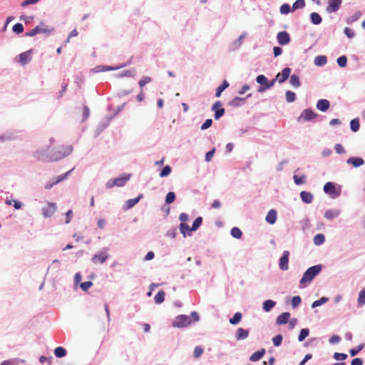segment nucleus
<instances>
[{
	"mask_svg": "<svg viewBox=\"0 0 365 365\" xmlns=\"http://www.w3.org/2000/svg\"><path fill=\"white\" fill-rule=\"evenodd\" d=\"M290 73L291 69L289 68H284L281 73L277 75L276 79H277L279 83H282L289 78Z\"/></svg>",
	"mask_w": 365,
	"mask_h": 365,
	"instance_id": "14",
	"label": "nucleus"
},
{
	"mask_svg": "<svg viewBox=\"0 0 365 365\" xmlns=\"http://www.w3.org/2000/svg\"><path fill=\"white\" fill-rule=\"evenodd\" d=\"M31 54L32 50H29L26 52L21 53L18 56V62L22 65L25 66L29 63L31 60Z\"/></svg>",
	"mask_w": 365,
	"mask_h": 365,
	"instance_id": "9",
	"label": "nucleus"
},
{
	"mask_svg": "<svg viewBox=\"0 0 365 365\" xmlns=\"http://www.w3.org/2000/svg\"><path fill=\"white\" fill-rule=\"evenodd\" d=\"M359 126H360L359 121L357 118L353 119L351 120L350 127L353 132L358 131L359 129Z\"/></svg>",
	"mask_w": 365,
	"mask_h": 365,
	"instance_id": "35",
	"label": "nucleus"
},
{
	"mask_svg": "<svg viewBox=\"0 0 365 365\" xmlns=\"http://www.w3.org/2000/svg\"><path fill=\"white\" fill-rule=\"evenodd\" d=\"M344 32L345 34V35L349 38H353L354 36H355V33L354 31H352L351 29L348 28V27H346L344 30Z\"/></svg>",
	"mask_w": 365,
	"mask_h": 365,
	"instance_id": "57",
	"label": "nucleus"
},
{
	"mask_svg": "<svg viewBox=\"0 0 365 365\" xmlns=\"http://www.w3.org/2000/svg\"><path fill=\"white\" fill-rule=\"evenodd\" d=\"M327 301H328L327 298L322 297L320 299L314 301L312 304V307L314 308V307H319V306L323 304L324 303L327 302Z\"/></svg>",
	"mask_w": 365,
	"mask_h": 365,
	"instance_id": "46",
	"label": "nucleus"
},
{
	"mask_svg": "<svg viewBox=\"0 0 365 365\" xmlns=\"http://www.w3.org/2000/svg\"><path fill=\"white\" fill-rule=\"evenodd\" d=\"M242 318V314L240 312H236L234 314L233 317L230 319V323L231 324H237L241 321Z\"/></svg>",
	"mask_w": 365,
	"mask_h": 365,
	"instance_id": "32",
	"label": "nucleus"
},
{
	"mask_svg": "<svg viewBox=\"0 0 365 365\" xmlns=\"http://www.w3.org/2000/svg\"><path fill=\"white\" fill-rule=\"evenodd\" d=\"M362 364H363V361L360 358H355L351 362V365H362Z\"/></svg>",
	"mask_w": 365,
	"mask_h": 365,
	"instance_id": "64",
	"label": "nucleus"
},
{
	"mask_svg": "<svg viewBox=\"0 0 365 365\" xmlns=\"http://www.w3.org/2000/svg\"><path fill=\"white\" fill-rule=\"evenodd\" d=\"M341 338L338 335H333L329 339V342L331 344H337L340 341Z\"/></svg>",
	"mask_w": 365,
	"mask_h": 365,
	"instance_id": "62",
	"label": "nucleus"
},
{
	"mask_svg": "<svg viewBox=\"0 0 365 365\" xmlns=\"http://www.w3.org/2000/svg\"><path fill=\"white\" fill-rule=\"evenodd\" d=\"M358 303L359 304H365V289H363L359 292L358 297Z\"/></svg>",
	"mask_w": 365,
	"mask_h": 365,
	"instance_id": "55",
	"label": "nucleus"
},
{
	"mask_svg": "<svg viewBox=\"0 0 365 365\" xmlns=\"http://www.w3.org/2000/svg\"><path fill=\"white\" fill-rule=\"evenodd\" d=\"M72 150L73 148L71 145H66L60 148L59 150L55 153V155L51 156L49 160L46 159L42 151H36L35 153V157L38 160L42 161L48 162L51 160H58L68 155L72 152Z\"/></svg>",
	"mask_w": 365,
	"mask_h": 365,
	"instance_id": "1",
	"label": "nucleus"
},
{
	"mask_svg": "<svg viewBox=\"0 0 365 365\" xmlns=\"http://www.w3.org/2000/svg\"><path fill=\"white\" fill-rule=\"evenodd\" d=\"M108 258V255L106 252H101L95 255L92 258L94 264H103Z\"/></svg>",
	"mask_w": 365,
	"mask_h": 365,
	"instance_id": "13",
	"label": "nucleus"
},
{
	"mask_svg": "<svg viewBox=\"0 0 365 365\" xmlns=\"http://www.w3.org/2000/svg\"><path fill=\"white\" fill-rule=\"evenodd\" d=\"M245 101V98L236 97L232 101V105L234 106H241Z\"/></svg>",
	"mask_w": 365,
	"mask_h": 365,
	"instance_id": "54",
	"label": "nucleus"
},
{
	"mask_svg": "<svg viewBox=\"0 0 365 365\" xmlns=\"http://www.w3.org/2000/svg\"><path fill=\"white\" fill-rule=\"evenodd\" d=\"M282 336L280 335V334H278L277 336H275L273 339H272V341H273V344L275 346H279L281 345L282 344Z\"/></svg>",
	"mask_w": 365,
	"mask_h": 365,
	"instance_id": "51",
	"label": "nucleus"
},
{
	"mask_svg": "<svg viewBox=\"0 0 365 365\" xmlns=\"http://www.w3.org/2000/svg\"><path fill=\"white\" fill-rule=\"evenodd\" d=\"M337 63L340 67H345L347 63V58L345 56H341L337 58Z\"/></svg>",
	"mask_w": 365,
	"mask_h": 365,
	"instance_id": "47",
	"label": "nucleus"
},
{
	"mask_svg": "<svg viewBox=\"0 0 365 365\" xmlns=\"http://www.w3.org/2000/svg\"><path fill=\"white\" fill-rule=\"evenodd\" d=\"M301 199L306 203H311L313 200V195L307 191H302L300 193Z\"/></svg>",
	"mask_w": 365,
	"mask_h": 365,
	"instance_id": "21",
	"label": "nucleus"
},
{
	"mask_svg": "<svg viewBox=\"0 0 365 365\" xmlns=\"http://www.w3.org/2000/svg\"><path fill=\"white\" fill-rule=\"evenodd\" d=\"M342 3V0H328L327 1V11L329 14L335 13L336 12Z\"/></svg>",
	"mask_w": 365,
	"mask_h": 365,
	"instance_id": "6",
	"label": "nucleus"
},
{
	"mask_svg": "<svg viewBox=\"0 0 365 365\" xmlns=\"http://www.w3.org/2000/svg\"><path fill=\"white\" fill-rule=\"evenodd\" d=\"M202 222V218L201 217H197L195 220V221L193 222L190 230H193V231L197 230L199 228V227L201 225Z\"/></svg>",
	"mask_w": 365,
	"mask_h": 365,
	"instance_id": "38",
	"label": "nucleus"
},
{
	"mask_svg": "<svg viewBox=\"0 0 365 365\" xmlns=\"http://www.w3.org/2000/svg\"><path fill=\"white\" fill-rule=\"evenodd\" d=\"M306 176L302 175L301 176H298L297 175H294V180L295 184L297 185H302L305 183Z\"/></svg>",
	"mask_w": 365,
	"mask_h": 365,
	"instance_id": "40",
	"label": "nucleus"
},
{
	"mask_svg": "<svg viewBox=\"0 0 365 365\" xmlns=\"http://www.w3.org/2000/svg\"><path fill=\"white\" fill-rule=\"evenodd\" d=\"M340 212L336 210H327L324 213V217L329 220H332L339 215Z\"/></svg>",
	"mask_w": 365,
	"mask_h": 365,
	"instance_id": "24",
	"label": "nucleus"
},
{
	"mask_svg": "<svg viewBox=\"0 0 365 365\" xmlns=\"http://www.w3.org/2000/svg\"><path fill=\"white\" fill-rule=\"evenodd\" d=\"M222 104L220 101H216L212 106V111L215 112V118L216 120L221 118L225 113V109L222 107Z\"/></svg>",
	"mask_w": 365,
	"mask_h": 365,
	"instance_id": "8",
	"label": "nucleus"
},
{
	"mask_svg": "<svg viewBox=\"0 0 365 365\" xmlns=\"http://www.w3.org/2000/svg\"><path fill=\"white\" fill-rule=\"evenodd\" d=\"M296 99V95L294 92L288 91L286 92V100L287 102L291 103Z\"/></svg>",
	"mask_w": 365,
	"mask_h": 365,
	"instance_id": "43",
	"label": "nucleus"
},
{
	"mask_svg": "<svg viewBox=\"0 0 365 365\" xmlns=\"http://www.w3.org/2000/svg\"><path fill=\"white\" fill-rule=\"evenodd\" d=\"M50 31L48 29L46 26H45L42 23L35 28L31 29L30 31L26 33V36H34L39 33H48Z\"/></svg>",
	"mask_w": 365,
	"mask_h": 365,
	"instance_id": "10",
	"label": "nucleus"
},
{
	"mask_svg": "<svg viewBox=\"0 0 365 365\" xmlns=\"http://www.w3.org/2000/svg\"><path fill=\"white\" fill-rule=\"evenodd\" d=\"M277 41L280 45H287L290 42V36L287 31L279 32L277 36Z\"/></svg>",
	"mask_w": 365,
	"mask_h": 365,
	"instance_id": "12",
	"label": "nucleus"
},
{
	"mask_svg": "<svg viewBox=\"0 0 365 365\" xmlns=\"http://www.w3.org/2000/svg\"><path fill=\"white\" fill-rule=\"evenodd\" d=\"M54 354L58 358H62L66 355V351L63 347L58 346L55 349Z\"/></svg>",
	"mask_w": 365,
	"mask_h": 365,
	"instance_id": "27",
	"label": "nucleus"
},
{
	"mask_svg": "<svg viewBox=\"0 0 365 365\" xmlns=\"http://www.w3.org/2000/svg\"><path fill=\"white\" fill-rule=\"evenodd\" d=\"M150 82H151V78L149 76H145L139 81L138 85L142 88L145 84L149 83Z\"/></svg>",
	"mask_w": 365,
	"mask_h": 365,
	"instance_id": "48",
	"label": "nucleus"
},
{
	"mask_svg": "<svg viewBox=\"0 0 365 365\" xmlns=\"http://www.w3.org/2000/svg\"><path fill=\"white\" fill-rule=\"evenodd\" d=\"M289 83L295 88H298L300 86L299 78L297 75L291 76Z\"/></svg>",
	"mask_w": 365,
	"mask_h": 365,
	"instance_id": "34",
	"label": "nucleus"
},
{
	"mask_svg": "<svg viewBox=\"0 0 365 365\" xmlns=\"http://www.w3.org/2000/svg\"><path fill=\"white\" fill-rule=\"evenodd\" d=\"M212 124V119H207L205 123L201 125L202 130H206L208 128H210Z\"/></svg>",
	"mask_w": 365,
	"mask_h": 365,
	"instance_id": "60",
	"label": "nucleus"
},
{
	"mask_svg": "<svg viewBox=\"0 0 365 365\" xmlns=\"http://www.w3.org/2000/svg\"><path fill=\"white\" fill-rule=\"evenodd\" d=\"M265 354V349H261L260 350L253 353L250 356V359L252 361H259Z\"/></svg>",
	"mask_w": 365,
	"mask_h": 365,
	"instance_id": "23",
	"label": "nucleus"
},
{
	"mask_svg": "<svg viewBox=\"0 0 365 365\" xmlns=\"http://www.w3.org/2000/svg\"><path fill=\"white\" fill-rule=\"evenodd\" d=\"M231 235L233 237L240 239L242 235V232L238 227H235L231 230Z\"/></svg>",
	"mask_w": 365,
	"mask_h": 365,
	"instance_id": "37",
	"label": "nucleus"
},
{
	"mask_svg": "<svg viewBox=\"0 0 365 365\" xmlns=\"http://www.w3.org/2000/svg\"><path fill=\"white\" fill-rule=\"evenodd\" d=\"M279 10H280V13L282 14H287L288 13L292 11V8L290 7L289 4H283L280 6Z\"/></svg>",
	"mask_w": 365,
	"mask_h": 365,
	"instance_id": "41",
	"label": "nucleus"
},
{
	"mask_svg": "<svg viewBox=\"0 0 365 365\" xmlns=\"http://www.w3.org/2000/svg\"><path fill=\"white\" fill-rule=\"evenodd\" d=\"M170 173H171V168L169 165H166L162 169V170L160 173V176L161 178H163V177H165V176H168V175H170Z\"/></svg>",
	"mask_w": 365,
	"mask_h": 365,
	"instance_id": "45",
	"label": "nucleus"
},
{
	"mask_svg": "<svg viewBox=\"0 0 365 365\" xmlns=\"http://www.w3.org/2000/svg\"><path fill=\"white\" fill-rule=\"evenodd\" d=\"M90 114L89 108L87 106H84L83 108V120H86Z\"/></svg>",
	"mask_w": 365,
	"mask_h": 365,
	"instance_id": "61",
	"label": "nucleus"
},
{
	"mask_svg": "<svg viewBox=\"0 0 365 365\" xmlns=\"http://www.w3.org/2000/svg\"><path fill=\"white\" fill-rule=\"evenodd\" d=\"M309 334V329H302L300 331V334L298 336V340L299 341H302L304 340L306 337H307Z\"/></svg>",
	"mask_w": 365,
	"mask_h": 365,
	"instance_id": "39",
	"label": "nucleus"
},
{
	"mask_svg": "<svg viewBox=\"0 0 365 365\" xmlns=\"http://www.w3.org/2000/svg\"><path fill=\"white\" fill-rule=\"evenodd\" d=\"M334 358L337 361H343L347 358V355L346 354L342 353H335L334 355Z\"/></svg>",
	"mask_w": 365,
	"mask_h": 365,
	"instance_id": "56",
	"label": "nucleus"
},
{
	"mask_svg": "<svg viewBox=\"0 0 365 365\" xmlns=\"http://www.w3.org/2000/svg\"><path fill=\"white\" fill-rule=\"evenodd\" d=\"M191 324L190 317L187 315L181 314L175 317L173 322V327H185Z\"/></svg>",
	"mask_w": 365,
	"mask_h": 365,
	"instance_id": "4",
	"label": "nucleus"
},
{
	"mask_svg": "<svg viewBox=\"0 0 365 365\" xmlns=\"http://www.w3.org/2000/svg\"><path fill=\"white\" fill-rule=\"evenodd\" d=\"M190 229L191 228L186 223H180V232L182 234H183L184 236H185V233L187 231H192Z\"/></svg>",
	"mask_w": 365,
	"mask_h": 365,
	"instance_id": "50",
	"label": "nucleus"
},
{
	"mask_svg": "<svg viewBox=\"0 0 365 365\" xmlns=\"http://www.w3.org/2000/svg\"><path fill=\"white\" fill-rule=\"evenodd\" d=\"M289 256V252L287 250H285L283 252L282 256L279 259V268L283 271L287 270L289 268V265H288Z\"/></svg>",
	"mask_w": 365,
	"mask_h": 365,
	"instance_id": "11",
	"label": "nucleus"
},
{
	"mask_svg": "<svg viewBox=\"0 0 365 365\" xmlns=\"http://www.w3.org/2000/svg\"><path fill=\"white\" fill-rule=\"evenodd\" d=\"M204 350L201 346H196L193 351L195 358H199L202 354Z\"/></svg>",
	"mask_w": 365,
	"mask_h": 365,
	"instance_id": "52",
	"label": "nucleus"
},
{
	"mask_svg": "<svg viewBox=\"0 0 365 365\" xmlns=\"http://www.w3.org/2000/svg\"><path fill=\"white\" fill-rule=\"evenodd\" d=\"M290 317V314L289 312H284L282 314L279 315L277 318V324H285L287 323Z\"/></svg>",
	"mask_w": 365,
	"mask_h": 365,
	"instance_id": "18",
	"label": "nucleus"
},
{
	"mask_svg": "<svg viewBox=\"0 0 365 365\" xmlns=\"http://www.w3.org/2000/svg\"><path fill=\"white\" fill-rule=\"evenodd\" d=\"M277 211L275 210H270L267 216H266V221L267 222L273 225L276 222L277 220Z\"/></svg>",
	"mask_w": 365,
	"mask_h": 365,
	"instance_id": "16",
	"label": "nucleus"
},
{
	"mask_svg": "<svg viewBox=\"0 0 365 365\" xmlns=\"http://www.w3.org/2000/svg\"><path fill=\"white\" fill-rule=\"evenodd\" d=\"M175 199V194L173 192H169L165 198V202L167 204H170L174 202Z\"/></svg>",
	"mask_w": 365,
	"mask_h": 365,
	"instance_id": "44",
	"label": "nucleus"
},
{
	"mask_svg": "<svg viewBox=\"0 0 365 365\" xmlns=\"http://www.w3.org/2000/svg\"><path fill=\"white\" fill-rule=\"evenodd\" d=\"M275 302L267 299L263 302V309L266 312H269L275 306Z\"/></svg>",
	"mask_w": 365,
	"mask_h": 365,
	"instance_id": "26",
	"label": "nucleus"
},
{
	"mask_svg": "<svg viewBox=\"0 0 365 365\" xmlns=\"http://www.w3.org/2000/svg\"><path fill=\"white\" fill-rule=\"evenodd\" d=\"M324 191L327 194L334 195L336 191L335 185L333 182H328L324 186Z\"/></svg>",
	"mask_w": 365,
	"mask_h": 365,
	"instance_id": "17",
	"label": "nucleus"
},
{
	"mask_svg": "<svg viewBox=\"0 0 365 365\" xmlns=\"http://www.w3.org/2000/svg\"><path fill=\"white\" fill-rule=\"evenodd\" d=\"M249 330L242 328H238L236 332V339L237 340L245 339L248 337Z\"/></svg>",
	"mask_w": 365,
	"mask_h": 365,
	"instance_id": "19",
	"label": "nucleus"
},
{
	"mask_svg": "<svg viewBox=\"0 0 365 365\" xmlns=\"http://www.w3.org/2000/svg\"><path fill=\"white\" fill-rule=\"evenodd\" d=\"M301 297L299 296H295L292 299V306L293 308H296L301 303Z\"/></svg>",
	"mask_w": 365,
	"mask_h": 365,
	"instance_id": "53",
	"label": "nucleus"
},
{
	"mask_svg": "<svg viewBox=\"0 0 365 365\" xmlns=\"http://www.w3.org/2000/svg\"><path fill=\"white\" fill-rule=\"evenodd\" d=\"M325 237L323 234H317L314 237V242L316 245H320L324 243Z\"/></svg>",
	"mask_w": 365,
	"mask_h": 365,
	"instance_id": "36",
	"label": "nucleus"
},
{
	"mask_svg": "<svg viewBox=\"0 0 365 365\" xmlns=\"http://www.w3.org/2000/svg\"><path fill=\"white\" fill-rule=\"evenodd\" d=\"M6 203L9 205H13L16 210L21 207V203L16 200H7Z\"/></svg>",
	"mask_w": 365,
	"mask_h": 365,
	"instance_id": "42",
	"label": "nucleus"
},
{
	"mask_svg": "<svg viewBox=\"0 0 365 365\" xmlns=\"http://www.w3.org/2000/svg\"><path fill=\"white\" fill-rule=\"evenodd\" d=\"M348 164H351L354 167L358 168L364 163L362 158H350L347 160Z\"/></svg>",
	"mask_w": 365,
	"mask_h": 365,
	"instance_id": "20",
	"label": "nucleus"
},
{
	"mask_svg": "<svg viewBox=\"0 0 365 365\" xmlns=\"http://www.w3.org/2000/svg\"><path fill=\"white\" fill-rule=\"evenodd\" d=\"M229 86V83L227 81H224L222 83L221 86H220L219 87H217V88L216 89V93H215V96L216 97H220L222 92L226 89L227 87Z\"/></svg>",
	"mask_w": 365,
	"mask_h": 365,
	"instance_id": "28",
	"label": "nucleus"
},
{
	"mask_svg": "<svg viewBox=\"0 0 365 365\" xmlns=\"http://www.w3.org/2000/svg\"><path fill=\"white\" fill-rule=\"evenodd\" d=\"M257 82L260 84L261 86H264L263 88H261L259 89V91H263L265 89H267V78L264 75H259L256 78Z\"/></svg>",
	"mask_w": 365,
	"mask_h": 365,
	"instance_id": "22",
	"label": "nucleus"
},
{
	"mask_svg": "<svg viewBox=\"0 0 365 365\" xmlns=\"http://www.w3.org/2000/svg\"><path fill=\"white\" fill-rule=\"evenodd\" d=\"M305 6L304 0H297L292 6V11H294L298 9H302Z\"/></svg>",
	"mask_w": 365,
	"mask_h": 365,
	"instance_id": "31",
	"label": "nucleus"
},
{
	"mask_svg": "<svg viewBox=\"0 0 365 365\" xmlns=\"http://www.w3.org/2000/svg\"><path fill=\"white\" fill-rule=\"evenodd\" d=\"M56 210V205L53 202H48L46 206L42 208V214L45 217H51Z\"/></svg>",
	"mask_w": 365,
	"mask_h": 365,
	"instance_id": "7",
	"label": "nucleus"
},
{
	"mask_svg": "<svg viewBox=\"0 0 365 365\" xmlns=\"http://www.w3.org/2000/svg\"><path fill=\"white\" fill-rule=\"evenodd\" d=\"M322 265L317 264L309 267L300 280V287H304L306 283L310 282L321 272Z\"/></svg>",
	"mask_w": 365,
	"mask_h": 365,
	"instance_id": "2",
	"label": "nucleus"
},
{
	"mask_svg": "<svg viewBox=\"0 0 365 365\" xmlns=\"http://www.w3.org/2000/svg\"><path fill=\"white\" fill-rule=\"evenodd\" d=\"M329 101L326 99H321L318 101L317 103V109L323 112L327 111L329 109Z\"/></svg>",
	"mask_w": 365,
	"mask_h": 365,
	"instance_id": "15",
	"label": "nucleus"
},
{
	"mask_svg": "<svg viewBox=\"0 0 365 365\" xmlns=\"http://www.w3.org/2000/svg\"><path fill=\"white\" fill-rule=\"evenodd\" d=\"M130 174L123 173L119 178L108 181L106 183V187L112 188L114 186L122 187L127 182L128 180H130Z\"/></svg>",
	"mask_w": 365,
	"mask_h": 365,
	"instance_id": "3",
	"label": "nucleus"
},
{
	"mask_svg": "<svg viewBox=\"0 0 365 365\" xmlns=\"http://www.w3.org/2000/svg\"><path fill=\"white\" fill-rule=\"evenodd\" d=\"M334 149L338 154H342L345 153V150L341 144H336L334 147Z\"/></svg>",
	"mask_w": 365,
	"mask_h": 365,
	"instance_id": "63",
	"label": "nucleus"
},
{
	"mask_svg": "<svg viewBox=\"0 0 365 365\" xmlns=\"http://www.w3.org/2000/svg\"><path fill=\"white\" fill-rule=\"evenodd\" d=\"M13 31L16 34H21L24 31V26L21 24L17 23L13 26Z\"/></svg>",
	"mask_w": 365,
	"mask_h": 365,
	"instance_id": "49",
	"label": "nucleus"
},
{
	"mask_svg": "<svg viewBox=\"0 0 365 365\" xmlns=\"http://www.w3.org/2000/svg\"><path fill=\"white\" fill-rule=\"evenodd\" d=\"M92 285H93L92 282L87 281V282H84L81 284V288L83 291H87Z\"/></svg>",
	"mask_w": 365,
	"mask_h": 365,
	"instance_id": "58",
	"label": "nucleus"
},
{
	"mask_svg": "<svg viewBox=\"0 0 365 365\" xmlns=\"http://www.w3.org/2000/svg\"><path fill=\"white\" fill-rule=\"evenodd\" d=\"M317 117V113H315L311 109H305L302 111L301 115L298 117L297 121L301 123L304 121H309Z\"/></svg>",
	"mask_w": 365,
	"mask_h": 365,
	"instance_id": "5",
	"label": "nucleus"
},
{
	"mask_svg": "<svg viewBox=\"0 0 365 365\" xmlns=\"http://www.w3.org/2000/svg\"><path fill=\"white\" fill-rule=\"evenodd\" d=\"M140 197V196L138 197H136V198L128 200L127 201L128 207L129 208L133 207L135 204H137L138 202Z\"/></svg>",
	"mask_w": 365,
	"mask_h": 365,
	"instance_id": "59",
	"label": "nucleus"
},
{
	"mask_svg": "<svg viewBox=\"0 0 365 365\" xmlns=\"http://www.w3.org/2000/svg\"><path fill=\"white\" fill-rule=\"evenodd\" d=\"M71 171L68 172L67 173H66L64 175L58 176V179L54 182L46 184L45 188L51 189L53 185L57 184V183L60 182L61 181H62L63 180H64L66 178V175H68V173H69Z\"/></svg>",
	"mask_w": 365,
	"mask_h": 365,
	"instance_id": "33",
	"label": "nucleus"
},
{
	"mask_svg": "<svg viewBox=\"0 0 365 365\" xmlns=\"http://www.w3.org/2000/svg\"><path fill=\"white\" fill-rule=\"evenodd\" d=\"M310 16H311L312 22L314 24L317 25V24H321L322 19L319 14H317L316 12H313L311 14Z\"/></svg>",
	"mask_w": 365,
	"mask_h": 365,
	"instance_id": "30",
	"label": "nucleus"
},
{
	"mask_svg": "<svg viewBox=\"0 0 365 365\" xmlns=\"http://www.w3.org/2000/svg\"><path fill=\"white\" fill-rule=\"evenodd\" d=\"M165 293L164 291H159L155 296L154 300L156 304H160L165 300Z\"/></svg>",
	"mask_w": 365,
	"mask_h": 365,
	"instance_id": "29",
	"label": "nucleus"
},
{
	"mask_svg": "<svg viewBox=\"0 0 365 365\" xmlns=\"http://www.w3.org/2000/svg\"><path fill=\"white\" fill-rule=\"evenodd\" d=\"M327 62V58L325 56H318L314 58V64L317 66H322Z\"/></svg>",
	"mask_w": 365,
	"mask_h": 365,
	"instance_id": "25",
	"label": "nucleus"
}]
</instances>
